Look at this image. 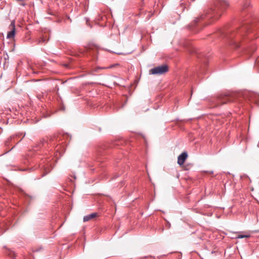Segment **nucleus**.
Listing matches in <instances>:
<instances>
[{
  "label": "nucleus",
  "instance_id": "obj_1",
  "mask_svg": "<svg viewBox=\"0 0 259 259\" xmlns=\"http://www.w3.org/2000/svg\"><path fill=\"white\" fill-rule=\"evenodd\" d=\"M228 3L226 0H214L212 5L203 15H201L189 25V28L194 33L199 32L203 27L208 25L209 23H203L205 20L218 19L227 7Z\"/></svg>",
  "mask_w": 259,
  "mask_h": 259
},
{
  "label": "nucleus",
  "instance_id": "obj_2",
  "mask_svg": "<svg viewBox=\"0 0 259 259\" xmlns=\"http://www.w3.org/2000/svg\"><path fill=\"white\" fill-rule=\"evenodd\" d=\"M246 33L249 38H252L255 35H252L254 33L252 26L248 23L241 24L239 28H223L219 30V35L229 45L234 46L235 48L240 47V42L243 38H245Z\"/></svg>",
  "mask_w": 259,
  "mask_h": 259
},
{
  "label": "nucleus",
  "instance_id": "obj_3",
  "mask_svg": "<svg viewBox=\"0 0 259 259\" xmlns=\"http://www.w3.org/2000/svg\"><path fill=\"white\" fill-rule=\"evenodd\" d=\"M38 167L42 172L41 177H44L51 171L52 169V163L50 162L49 159H42L41 162L39 164Z\"/></svg>",
  "mask_w": 259,
  "mask_h": 259
},
{
  "label": "nucleus",
  "instance_id": "obj_4",
  "mask_svg": "<svg viewBox=\"0 0 259 259\" xmlns=\"http://www.w3.org/2000/svg\"><path fill=\"white\" fill-rule=\"evenodd\" d=\"M168 71V66L166 64H164L151 69L149 70V73L153 75H161L166 73Z\"/></svg>",
  "mask_w": 259,
  "mask_h": 259
},
{
  "label": "nucleus",
  "instance_id": "obj_5",
  "mask_svg": "<svg viewBox=\"0 0 259 259\" xmlns=\"http://www.w3.org/2000/svg\"><path fill=\"white\" fill-rule=\"evenodd\" d=\"M234 98L228 95H221L216 99L217 105H221L228 102H234Z\"/></svg>",
  "mask_w": 259,
  "mask_h": 259
},
{
  "label": "nucleus",
  "instance_id": "obj_6",
  "mask_svg": "<svg viewBox=\"0 0 259 259\" xmlns=\"http://www.w3.org/2000/svg\"><path fill=\"white\" fill-rule=\"evenodd\" d=\"M251 8L250 0H245L241 9L242 16H244L246 14H250L251 13Z\"/></svg>",
  "mask_w": 259,
  "mask_h": 259
},
{
  "label": "nucleus",
  "instance_id": "obj_7",
  "mask_svg": "<svg viewBox=\"0 0 259 259\" xmlns=\"http://www.w3.org/2000/svg\"><path fill=\"white\" fill-rule=\"evenodd\" d=\"M49 39V33L48 30L45 29L44 33L40 36L39 38L37 40L38 44L46 43Z\"/></svg>",
  "mask_w": 259,
  "mask_h": 259
},
{
  "label": "nucleus",
  "instance_id": "obj_8",
  "mask_svg": "<svg viewBox=\"0 0 259 259\" xmlns=\"http://www.w3.org/2000/svg\"><path fill=\"white\" fill-rule=\"evenodd\" d=\"M10 28L11 30L8 32L7 37L8 38H13L14 37L15 34V21H13L11 22L10 25Z\"/></svg>",
  "mask_w": 259,
  "mask_h": 259
},
{
  "label": "nucleus",
  "instance_id": "obj_9",
  "mask_svg": "<svg viewBox=\"0 0 259 259\" xmlns=\"http://www.w3.org/2000/svg\"><path fill=\"white\" fill-rule=\"evenodd\" d=\"M188 157V153L187 152H184L181 153L178 157V163L180 165H182Z\"/></svg>",
  "mask_w": 259,
  "mask_h": 259
},
{
  "label": "nucleus",
  "instance_id": "obj_10",
  "mask_svg": "<svg viewBox=\"0 0 259 259\" xmlns=\"http://www.w3.org/2000/svg\"><path fill=\"white\" fill-rule=\"evenodd\" d=\"M249 100L251 102H254L257 105L259 106V95L250 93L249 95Z\"/></svg>",
  "mask_w": 259,
  "mask_h": 259
},
{
  "label": "nucleus",
  "instance_id": "obj_11",
  "mask_svg": "<svg viewBox=\"0 0 259 259\" xmlns=\"http://www.w3.org/2000/svg\"><path fill=\"white\" fill-rule=\"evenodd\" d=\"M98 215L97 212L92 213L90 214L87 215L83 217V222H87L90 221V220L95 218V217Z\"/></svg>",
  "mask_w": 259,
  "mask_h": 259
},
{
  "label": "nucleus",
  "instance_id": "obj_12",
  "mask_svg": "<svg viewBox=\"0 0 259 259\" xmlns=\"http://www.w3.org/2000/svg\"><path fill=\"white\" fill-rule=\"evenodd\" d=\"M8 254L12 258L15 256V253L12 250H8Z\"/></svg>",
  "mask_w": 259,
  "mask_h": 259
},
{
  "label": "nucleus",
  "instance_id": "obj_13",
  "mask_svg": "<svg viewBox=\"0 0 259 259\" xmlns=\"http://www.w3.org/2000/svg\"><path fill=\"white\" fill-rule=\"evenodd\" d=\"M250 235H239L236 237V238H249Z\"/></svg>",
  "mask_w": 259,
  "mask_h": 259
},
{
  "label": "nucleus",
  "instance_id": "obj_14",
  "mask_svg": "<svg viewBox=\"0 0 259 259\" xmlns=\"http://www.w3.org/2000/svg\"><path fill=\"white\" fill-rule=\"evenodd\" d=\"M11 139H12V137L8 139V140L5 142L6 146H8L9 145L10 143L11 142Z\"/></svg>",
  "mask_w": 259,
  "mask_h": 259
},
{
  "label": "nucleus",
  "instance_id": "obj_15",
  "mask_svg": "<svg viewBox=\"0 0 259 259\" xmlns=\"http://www.w3.org/2000/svg\"><path fill=\"white\" fill-rule=\"evenodd\" d=\"M41 249H42V247L40 246L38 248H35V249H33V252H38V251H39Z\"/></svg>",
  "mask_w": 259,
  "mask_h": 259
},
{
  "label": "nucleus",
  "instance_id": "obj_16",
  "mask_svg": "<svg viewBox=\"0 0 259 259\" xmlns=\"http://www.w3.org/2000/svg\"><path fill=\"white\" fill-rule=\"evenodd\" d=\"M28 162H30L31 160V157L29 155H28V157H26Z\"/></svg>",
  "mask_w": 259,
  "mask_h": 259
},
{
  "label": "nucleus",
  "instance_id": "obj_17",
  "mask_svg": "<svg viewBox=\"0 0 259 259\" xmlns=\"http://www.w3.org/2000/svg\"><path fill=\"white\" fill-rule=\"evenodd\" d=\"M31 168H29L28 169H22V170H31Z\"/></svg>",
  "mask_w": 259,
  "mask_h": 259
},
{
  "label": "nucleus",
  "instance_id": "obj_18",
  "mask_svg": "<svg viewBox=\"0 0 259 259\" xmlns=\"http://www.w3.org/2000/svg\"><path fill=\"white\" fill-rule=\"evenodd\" d=\"M203 56L202 55L199 54V55H198V58H201V56Z\"/></svg>",
  "mask_w": 259,
  "mask_h": 259
},
{
  "label": "nucleus",
  "instance_id": "obj_19",
  "mask_svg": "<svg viewBox=\"0 0 259 259\" xmlns=\"http://www.w3.org/2000/svg\"><path fill=\"white\" fill-rule=\"evenodd\" d=\"M44 143H42L41 142V143L38 145V146L40 147V145H44Z\"/></svg>",
  "mask_w": 259,
  "mask_h": 259
},
{
  "label": "nucleus",
  "instance_id": "obj_20",
  "mask_svg": "<svg viewBox=\"0 0 259 259\" xmlns=\"http://www.w3.org/2000/svg\"><path fill=\"white\" fill-rule=\"evenodd\" d=\"M38 80H38V79H33V81H38Z\"/></svg>",
  "mask_w": 259,
  "mask_h": 259
},
{
  "label": "nucleus",
  "instance_id": "obj_21",
  "mask_svg": "<svg viewBox=\"0 0 259 259\" xmlns=\"http://www.w3.org/2000/svg\"><path fill=\"white\" fill-rule=\"evenodd\" d=\"M209 173L211 174H212L213 173V172L212 171H210Z\"/></svg>",
  "mask_w": 259,
  "mask_h": 259
},
{
  "label": "nucleus",
  "instance_id": "obj_22",
  "mask_svg": "<svg viewBox=\"0 0 259 259\" xmlns=\"http://www.w3.org/2000/svg\"><path fill=\"white\" fill-rule=\"evenodd\" d=\"M191 53H193V51H190Z\"/></svg>",
  "mask_w": 259,
  "mask_h": 259
}]
</instances>
